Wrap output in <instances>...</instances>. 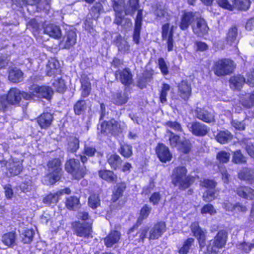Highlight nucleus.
<instances>
[{
    "label": "nucleus",
    "instance_id": "nucleus-1",
    "mask_svg": "<svg viewBox=\"0 0 254 254\" xmlns=\"http://www.w3.org/2000/svg\"><path fill=\"white\" fill-rule=\"evenodd\" d=\"M187 170L185 167L175 168L172 173V183L180 189L188 188L192 182V179L187 176Z\"/></svg>",
    "mask_w": 254,
    "mask_h": 254
},
{
    "label": "nucleus",
    "instance_id": "nucleus-2",
    "mask_svg": "<svg viewBox=\"0 0 254 254\" xmlns=\"http://www.w3.org/2000/svg\"><path fill=\"white\" fill-rule=\"evenodd\" d=\"M234 68V62L228 59L219 60L214 63L213 67L214 73L218 76L230 74Z\"/></svg>",
    "mask_w": 254,
    "mask_h": 254
},
{
    "label": "nucleus",
    "instance_id": "nucleus-3",
    "mask_svg": "<svg viewBox=\"0 0 254 254\" xmlns=\"http://www.w3.org/2000/svg\"><path fill=\"white\" fill-rule=\"evenodd\" d=\"M49 174V184L52 185L59 180L61 176V161L59 159L55 158L49 161L47 164Z\"/></svg>",
    "mask_w": 254,
    "mask_h": 254
},
{
    "label": "nucleus",
    "instance_id": "nucleus-4",
    "mask_svg": "<svg viewBox=\"0 0 254 254\" xmlns=\"http://www.w3.org/2000/svg\"><path fill=\"white\" fill-rule=\"evenodd\" d=\"M65 169L75 179L83 178L86 172V167H80L79 161L74 159H70L66 162Z\"/></svg>",
    "mask_w": 254,
    "mask_h": 254
},
{
    "label": "nucleus",
    "instance_id": "nucleus-5",
    "mask_svg": "<svg viewBox=\"0 0 254 254\" xmlns=\"http://www.w3.org/2000/svg\"><path fill=\"white\" fill-rule=\"evenodd\" d=\"M31 95V99L33 97L50 99L53 95V90L52 88L48 86H39L33 84L29 87V93Z\"/></svg>",
    "mask_w": 254,
    "mask_h": 254
},
{
    "label": "nucleus",
    "instance_id": "nucleus-6",
    "mask_svg": "<svg viewBox=\"0 0 254 254\" xmlns=\"http://www.w3.org/2000/svg\"><path fill=\"white\" fill-rule=\"evenodd\" d=\"M22 97L26 100L31 99V95L25 92H21L16 88H12L8 91L6 96L7 102L12 105H16L20 103Z\"/></svg>",
    "mask_w": 254,
    "mask_h": 254
},
{
    "label": "nucleus",
    "instance_id": "nucleus-7",
    "mask_svg": "<svg viewBox=\"0 0 254 254\" xmlns=\"http://www.w3.org/2000/svg\"><path fill=\"white\" fill-rule=\"evenodd\" d=\"M1 166H6L11 176H16L19 174L22 169V160L16 159H10L8 161H2L0 162Z\"/></svg>",
    "mask_w": 254,
    "mask_h": 254
},
{
    "label": "nucleus",
    "instance_id": "nucleus-8",
    "mask_svg": "<svg viewBox=\"0 0 254 254\" xmlns=\"http://www.w3.org/2000/svg\"><path fill=\"white\" fill-rule=\"evenodd\" d=\"M92 221L86 223L74 222L72 223L74 233L79 237H88L91 233Z\"/></svg>",
    "mask_w": 254,
    "mask_h": 254
},
{
    "label": "nucleus",
    "instance_id": "nucleus-9",
    "mask_svg": "<svg viewBox=\"0 0 254 254\" xmlns=\"http://www.w3.org/2000/svg\"><path fill=\"white\" fill-rule=\"evenodd\" d=\"M227 235L225 231H219L213 240L209 242L208 249L212 252H216V249L223 248L226 244Z\"/></svg>",
    "mask_w": 254,
    "mask_h": 254
},
{
    "label": "nucleus",
    "instance_id": "nucleus-10",
    "mask_svg": "<svg viewBox=\"0 0 254 254\" xmlns=\"http://www.w3.org/2000/svg\"><path fill=\"white\" fill-rule=\"evenodd\" d=\"M112 6L115 12L114 23L121 25L125 15L124 14L126 7L125 0H113Z\"/></svg>",
    "mask_w": 254,
    "mask_h": 254
},
{
    "label": "nucleus",
    "instance_id": "nucleus-11",
    "mask_svg": "<svg viewBox=\"0 0 254 254\" xmlns=\"http://www.w3.org/2000/svg\"><path fill=\"white\" fill-rule=\"evenodd\" d=\"M101 131L117 135L122 131L120 125L115 120L104 122L101 125Z\"/></svg>",
    "mask_w": 254,
    "mask_h": 254
},
{
    "label": "nucleus",
    "instance_id": "nucleus-12",
    "mask_svg": "<svg viewBox=\"0 0 254 254\" xmlns=\"http://www.w3.org/2000/svg\"><path fill=\"white\" fill-rule=\"evenodd\" d=\"M188 127L192 133L197 136H205L209 131V128L207 126L198 122L190 123Z\"/></svg>",
    "mask_w": 254,
    "mask_h": 254
},
{
    "label": "nucleus",
    "instance_id": "nucleus-13",
    "mask_svg": "<svg viewBox=\"0 0 254 254\" xmlns=\"http://www.w3.org/2000/svg\"><path fill=\"white\" fill-rule=\"evenodd\" d=\"M115 76L125 85H129L133 82L132 74L128 68L118 70L115 72Z\"/></svg>",
    "mask_w": 254,
    "mask_h": 254
},
{
    "label": "nucleus",
    "instance_id": "nucleus-14",
    "mask_svg": "<svg viewBox=\"0 0 254 254\" xmlns=\"http://www.w3.org/2000/svg\"><path fill=\"white\" fill-rule=\"evenodd\" d=\"M195 114L197 119L205 123H210L215 121L213 112L208 111L204 108L196 107L195 110Z\"/></svg>",
    "mask_w": 254,
    "mask_h": 254
},
{
    "label": "nucleus",
    "instance_id": "nucleus-15",
    "mask_svg": "<svg viewBox=\"0 0 254 254\" xmlns=\"http://www.w3.org/2000/svg\"><path fill=\"white\" fill-rule=\"evenodd\" d=\"M178 90L179 96L185 101H187L191 95V85L186 80H182L178 84Z\"/></svg>",
    "mask_w": 254,
    "mask_h": 254
},
{
    "label": "nucleus",
    "instance_id": "nucleus-16",
    "mask_svg": "<svg viewBox=\"0 0 254 254\" xmlns=\"http://www.w3.org/2000/svg\"><path fill=\"white\" fill-rule=\"evenodd\" d=\"M191 230L195 237L201 248L204 247L205 246V232L203 231L199 227L197 222L192 223L190 226Z\"/></svg>",
    "mask_w": 254,
    "mask_h": 254
},
{
    "label": "nucleus",
    "instance_id": "nucleus-17",
    "mask_svg": "<svg viewBox=\"0 0 254 254\" xmlns=\"http://www.w3.org/2000/svg\"><path fill=\"white\" fill-rule=\"evenodd\" d=\"M158 157L162 162L171 161L172 156L168 147L162 143L158 144L156 148Z\"/></svg>",
    "mask_w": 254,
    "mask_h": 254
},
{
    "label": "nucleus",
    "instance_id": "nucleus-18",
    "mask_svg": "<svg viewBox=\"0 0 254 254\" xmlns=\"http://www.w3.org/2000/svg\"><path fill=\"white\" fill-rule=\"evenodd\" d=\"M166 231V224L160 221L155 224L149 231V240L158 239Z\"/></svg>",
    "mask_w": 254,
    "mask_h": 254
},
{
    "label": "nucleus",
    "instance_id": "nucleus-19",
    "mask_svg": "<svg viewBox=\"0 0 254 254\" xmlns=\"http://www.w3.org/2000/svg\"><path fill=\"white\" fill-rule=\"evenodd\" d=\"M53 119V114L45 112L37 118V122L41 128L47 129L52 125Z\"/></svg>",
    "mask_w": 254,
    "mask_h": 254
},
{
    "label": "nucleus",
    "instance_id": "nucleus-20",
    "mask_svg": "<svg viewBox=\"0 0 254 254\" xmlns=\"http://www.w3.org/2000/svg\"><path fill=\"white\" fill-rule=\"evenodd\" d=\"M193 33L198 37H201L207 34L209 28L204 19L200 18L196 21L195 25L192 26Z\"/></svg>",
    "mask_w": 254,
    "mask_h": 254
},
{
    "label": "nucleus",
    "instance_id": "nucleus-21",
    "mask_svg": "<svg viewBox=\"0 0 254 254\" xmlns=\"http://www.w3.org/2000/svg\"><path fill=\"white\" fill-rule=\"evenodd\" d=\"M194 20V13L192 12H185L181 16L179 27L181 30H186Z\"/></svg>",
    "mask_w": 254,
    "mask_h": 254
},
{
    "label": "nucleus",
    "instance_id": "nucleus-22",
    "mask_svg": "<svg viewBox=\"0 0 254 254\" xmlns=\"http://www.w3.org/2000/svg\"><path fill=\"white\" fill-rule=\"evenodd\" d=\"M45 34L55 39H59L62 36V32L60 28L55 24H49L44 27Z\"/></svg>",
    "mask_w": 254,
    "mask_h": 254
},
{
    "label": "nucleus",
    "instance_id": "nucleus-23",
    "mask_svg": "<svg viewBox=\"0 0 254 254\" xmlns=\"http://www.w3.org/2000/svg\"><path fill=\"white\" fill-rule=\"evenodd\" d=\"M76 42V34L72 30H70L66 32L62 41L65 49H69L74 45Z\"/></svg>",
    "mask_w": 254,
    "mask_h": 254
},
{
    "label": "nucleus",
    "instance_id": "nucleus-24",
    "mask_svg": "<svg viewBox=\"0 0 254 254\" xmlns=\"http://www.w3.org/2000/svg\"><path fill=\"white\" fill-rule=\"evenodd\" d=\"M121 234L118 231H112L104 238L105 245L107 247H112L114 244L117 243L120 239Z\"/></svg>",
    "mask_w": 254,
    "mask_h": 254
},
{
    "label": "nucleus",
    "instance_id": "nucleus-25",
    "mask_svg": "<svg viewBox=\"0 0 254 254\" xmlns=\"http://www.w3.org/2000/svg\"><path fill=\"white\" fill-rule=\"evenodd\" d=\"M17 235L15 232H10L3 234L1 237L2 243L9 248L16 245Z\"/></svg>",
    "mask_w": 254,
    "mask_h": 254
},
{
    "label": "nucleus",
    "instance_id": "nucleus-26",
    "mask_svg": "<svg viewBox=\"0 0 254 254\" xmlns=\"http://www.w3.org/2000/svg\"><path fill=\"white\" fill-rule=\"evenodd\" d=\"M23 73L19 69L14 67L9 69L8 79L13 83L21 82L23 79Z\"/></svg>",
    "mask_w": 254,
    "mask_h": 254
},
{
    "label": "nucleus",
    "instance_id": "nucleus-27",
    "mask_svg": "<svg viewBox=\"0 0 254 254\" xmlns=\"http://www.w3.org/2000/svg\"><path fill=\"white\" fill-rule=\"evenodd\" d=\"M115 42L118 48V50L122 53L125 54L129 52V45L127 42L120 35L116 36Z\"/></svg>",
    "mask_w": 254,
    "mask_h": 254
},
{
    "label": "nucleus",
    "instance_id": "nucleus-28",
    "mask_svg": "<svg viewBox=\"0 0 254 254\" xmlns=\"http://www.w3.org/2000/svg\"><path fill=\"white\" fill-rule=\"evenodd\" d=\"M139 7V0H128L125 8V15L133 16Z\"/></svg>",
    "mask_w": 254,
    "mask_h": 254
},
{
    "label": "nucleus",
    "instance_id": "nucleus-29",
    "mask_svg": "<svg viewBox=\"0 0 254 254\" xmlns=\"http://www.w3.org/2000/svg\"><path fill=\"white\" fill-rule=\"evenodd\" d=\"M99 176L102 179L109 183H116L117 181V176L112 171L100 170L99 171Z\"/></svg>",
    "mask_w": 254,
    "mask_h": 254
},
{
    "label": "nucleus",
    "instance_id": "nucleus-30",
    "mask_svg": "<svg viewBox=\"0 0 254 254\" xmlns=\"http://www.w3.org/2000/svg\"><path fill=\"white\" fill-rule=\"evenodd\" d=\"M238 178L240 180L252 183L254 181V172L248 168L244 169L239 173Z\"/></svg>",
    "mask_w": 254,
    "mask_h": 254
},
{
    "label": "nucleus",
    "instance_id": "nucleus-31",
    "mask_svg": "<svg viewBox=\"0 0 254 254\" xmlns=\"http://www.w3.org/2000/svg\"><path fill=\"white\" fill-rule=\"evenodd\" d=\"M237 35V29L236 27L233 26L230 28L226 37L227 44L231 46L237 44L238 42Z\"/></svg>",
    "mask_w": 254,
    "mask_h": 254
},
{
    "label": "nucleus",
    "instance_id": "nucleus-32",
    "mask_svg": "<svg viewBox=\"0 0 254 254\" xmlns=\"http://www.w3.org/2000/svg\"><path fill=\"white\" fill-rule=\"evenodd\" d=\"M107 161L111 167L114 170L119 168L122 163L121 157L117 154L109 155L108 157Z\"/></svg>",
    "mask_w": 254,
    "mask_h": 254
},
{
    "label": "nucleus",
    "instance_id": "nucleus-33",
    "mask_svg": "<svg viewBox=\"0 0 254 254\" xmlns=\"http://www.w3.org/2000/svg\"><path fill=\"white\" fill-rule=\"evenodd\" d=\"M230 82L232 88L234 89L240 90L245 83V79L240 75L232 77Z\"/></svg>",
    "mask_w": 254,
    "mask_h": 254
},
{
    "label": "nucleus",
    "instance_id": "nucleus-34",
    "mask_svg": "<svg viewBox=\"0 0 254 254\" xmlns=\"http://www.w3.org/2000/svg\"><path fill=\"white\" fill-rule=\"evenodd\" d=\"M251 5L250 0H234L233 9L246 11L249 9Z\"/></svg>",
    "mask_w": 254,
    "mask_h": 254
},
{
    "label": "nucleus",
    "instance_id": "nucleus-35",
    "mask_svg": "<svg viewBox=\"0 0 254 254\" xmlns=\"http://www.w3.org/2000/svg\"><path fill=\"white\" fill-rule=\"evenodd\" d=\"M59 64V62L55 59H52L51 60H49L46 67L47 75L49 76L54 75L56 73Z\"/></svg>",
    "mask_w": 254,
    "mask_h": 254
},
{
    "label": "nucleus",
    "instance_id": "nucleus-36",
    "mask_svg": "<svg viewBox=\"0 0 254 254\" xmlns=\"http://www.w3.org/2000/svg\"><path fill=\"white\" fill-rule=\"evenodd\" d=\"M103 10V6L101 3H97L94 5L91 9L89 14H88V18H92L97 20L101 12Z\"/></svg>",
    "mask_w": 254,
    "mask_h": 254
},
{
    "label": "nucleus",
    "instance_id": "nucleus-37",
    "mask_svg": "<svg viewBox=\"0 0 254 254\" xmlns=\"http://www.w3.org/2000/svg\"><path fill=\"white\" fill-rule=\"evenodd\" d=\"M35 235V232L32 229H27L25 230L21 234V237L22 241L24 244H30L33 241V237Z\"/></svg>",
    "mask_w": 254,
    "mask_h": 254
},
{
    "label": "nucleus",
    "instance_id": "nucleus-38",
    "mask_svg": "<svg viewBox=\"0 0 254 254\" xmlns=\"http://www.w3.org/2000/svg\"><path fill=\"white\" fill-rule=\"evenodd\" d=\"M154 13L156 17L159 19L162 18H167L169 16L167 9L165 8L164 6L160 3L156 4Z\"/></svg>",
    "mask_w": 254,
    "mask_h": 254
},
{
    "label": "nucleus",
    "instance_id": "nucleus-39",
    "mask_svg": "<svg viewBox=\"0 0 254 254\" xmlns=\"http://www.w3.org/2000/svg\"><path fill=\"white\" fill-rule=\"evenodd\" d=\"M191 147V144L190 141L187 139H183L180 142L176 148L181 152L187 154L190 151Z\"/></svg>",
    "mask_w": 254,
    "mask_h": 254
},
{
    "label": "nucleus",
    "instance_id": "nucleus-40",
    "mask_svg": "<svg viewBox=\"0 0 254 254\" xmlns=\"http://www.w3.org/2000/svg\"><path fill=\"white\" fill-rule=\"evenodd\" d=\"M232 135L229 131H221L216 136V139L218 142L221 144H224L231 140Z\"/></svg>",
    "mask_w": 254,
    "mask_h": 254
},
{
    "label": "nucleus",
    "instance_id": "nucleus-41",
    "mask_svg": "<svg viewBox=\"0 0 254 254\" xmlns=\"http://www.w3.org/2000/svg\"><path fill=\"white\" fill-rule=\"evenodd\" d=\"M79 147V140L75 137H71L68 139L67 150L69 152H76Z\"/></svg>",
    "mask_w": 254,
    "mask_h": 254
},
{
    "label": "nucleus",
    "instance_id": "nucleus-42",
    "mask_svg": "<svg viewBox=\"0 0 254 254\" xmlns=\"http://www.w3.org/2000/svg\"><path fill=\"white\" fill-rule=\"evenodd\" d=\"M171 89V86L167 83H163L162 85L160 92V100L162 103H165L167 101V96Z\"/></svg>",
    "mask_w": 254,
    "mask_h": 254
},
{
    "label": "nucleus",
    "instance_id": "nucleus-43",
    "mask_svg": "<svg viewBox=\"0 0 254 254\" xmlns=\"http://www.w3.org/2000/svg\"><path fill=\"white\" fill-rule=\"evenodd\" d=\"M81 83V96L83 98L87 97L91 92V84L88 81L86 80H82Z\"/></svg>",
    "mask_w": 254,
    "mask_h": 254
},
{
    "label": "nucleus",
    "instance_id": "nucleus-44",
    "mask_svg": "<svg viewBox=\"0 0 254 254\" xmlns=\"http://www.w3.org/2000/svg\"><path fill=\"white\" fill-rule=\"evenodd\" d=\"M151 210V206L147 204L144 205L140 211V216L138 218L137 223L140 224L143 219L147 218Z\"/></svg>",
    "mask_w": 254,
    "mask_h": 254
},
{
    "label": "nucleus",
    "instance_id": "nucleus-45",
    "mask_svg": "<svg viewBox=\"0 0 254 254\" xmlns=\"http://www.w3.org/2000/svg\"><path fill=\"white\" fill-rule=\"evenodd\" d=\"M128 98L125 93L117 92L114 96V102L118 105L125 104L127 101Z\"/></svg>",
    "mask_w": 254,
    "mask_h": 254
},
{
    "label": "nucleus",
    "instance_id": "nucleus-46",
    "mask_svg": "<svg viewBox=\"0 0 254 254\" xmlns=\"http://www.w3.org/2000/svg\"><path fill=\"white\" fill-rule=\"evenodd\" d=\"M79 199L77 197L70 196L66 200L65 205L68 209H74L78 207Z\"/></svg>",
    "mask_w": 254,
    "mask_h": 254
},
{
    "label": "nucleus",
    "instance_id": "nucleus-47",
    "mask_svg": "<svg viewBox=\"0 0 254 254\" xmlns=\"http://www.w3.org/2000/svg\"><path fill=\"white\" fill-rule=\"evenodd\" d=\"M86 108V102L84 100L78 101L74 105V112L77 115L81 114Z\"/></svg>",
    "mask_w": 254,
    "mask_h": 254
},
{
    "label": "nucleus",
    "instance_id": "nucleus-48",
    "mask_svg": "<svg viewBox=\"0 0 254 254\" xmlns=\"http://www.w3.org/2000/svg\"><path fill=\"white\" fill-rule=\"evenodd\" d=\"M89 206L93 209L96 208L100 205V199L99 195L93 194L91 195L88 198Z\"/></svg>",
    "mask_w": 254,
    "mask_h": 254
},
{
    "label": "nucleus",
    "instance_id": "nucleus-49",
    "mask_svg": "<svg viewBox=\"0 0 254 254\" xmlns=\"http://www.w3.org/2000/svg\"><path fill=\"white\" fill-rule=\"evenodd\" d=\"M119 151L123 156L126 158L130 157L132 154V146L128 144L121 145Z\"/></svg>",
    "mask_w": 254,
    "mask_h": 254
},
{
    "label": "nucleus",
    "instance_id": "nucleus-50",
    "mask_svg": "<svg viewBox=\"0 0 254 254\" xmlns=\"http://www.w3.org/2000/svg\"><path fill=\"white\" fill-rule=\"evenodd\" d=\"M126 188V186L125 183H122L117 185L116 189L114 192V195L113 197V199L114 201H116L122 195Z\"/></svg>",
    "mask_w": 254,
    "mask_h": 254
},
{
    "label": "nucleus",
    "instance_id": "nucleus-51",
    "mask_svg": "<svg viewBox=\"0 0 254 254\" xmlns=\"http://www.w3.org/2000/svg\"><path fill=\"white\" fill-rule=\"evenodd\" d=\"M193 242L194 239L193 238H188L184 242L183 246L179 250V253L181 254H187Z\"/></svg>",
    "mask_w": 254,
    "mask_h": 254
},
{
    "label": "nucleus",
    "instance_id": "nucleus-52",
    "mask_svg": "<svg viewBox=\"0 0 254 254\" xmlns=\"http://www.w3.org/2000/svg\"><path fill=\"white\" fill-rule=\"evenodd\" d=\"M173 26L170 29V25L169 23L165 24L162 27V36L163 40L166 39L167 38L173 37Z\"/></svg>",
    "mask_w": 254,
    "mask_h": 254
},
{
    "label": "nucleus",
    "instance_id": "nucleus-53",
    "mask_svg": "<svg viewBox=\"0 0 254 254\" xmlns=\"http://www.w3.org/2000/svg\"><path fill=\"white\" fill-rule=\"evenodd\" d=\"M59 197L58 192L50 193L43 198V202L47 204L56 203L58 202Z\"/></svg>",
    "mask_w": 254,
    "mask_h": 254
},
{
    "label": "nucleus",
    "instance_id": "nucleus-54",
    "mask_svg": "<svg viewBox=\"0 0 254 254\" xmlns=\"http://www.w3.org/2000/svg\"><path fill=\"white\" fill-rule=\"evenodd\" d=\"M167 131L170 133L169 139L170 145L173 147H177L181 141L180 140V136L175 134L169 129L167 130Z\"/></svg>",
    "mask_w": 254,
    "mask_h": 254
},
{
    "label": "nucleus",
    "instance_id": "nucleus-55",
    "mask_svg": "<svg viewBox=\"0 0 254 254\" xmlns=\"http://www.w3.org/2000/svg\"><path fill=\"white\" fill-rule=\"evenodd\" d=\"M217 194L216 191L212 190H207L202 196L203 200L206 202H210L216 198Z\"/></svg>",
    "mask_w": 254,
    "mask_h": 254
},
{
    "label": "nucleus",
    "instance_id": "nucleus-56",
    "mask_svg": "<svg viewBox=\"0 0 254 254\" xmlns=\"http://www.w3.org/2000/svg\"><path fill=\"white\" fill-rule=\"evenodd\" d=\"M53 86L56 90L60 93H63L66 89L64 81L61 78H58L53 83Z\"/></svg>",
    "mask_w": 254,
    "mask_h": 254
},
{
    "label": "nucleus",
    "instance_id": "nucleus-57",
    "mask_svg": "<svg viewBox=\"0 0 254 254\" xmlns=\"http://www.w3.org/2000/svg\"><path fill=\"white\" fill-rule=\"evenodd\" d=\"M232 160L235 163H244L246 162V157L242 154L240 150L234 152Z\"/></svg>",
    "mask_w": 254,
    "mask_h": 254
},
{
    "label": "nucleus",
    "instance_id": "nucleus-58",
    "mask_svg": "<svg viewBox=\"0 0 254 254\" xmlns=\"http://www.w3.org/2000/svg\"><path fill=\"white\" fill-rule=\"evenodd\" d=\"M230 154L224 151L219 152L216 156V159L220 163H225L229 161Z\"/></svg>",
    "mask_w": 254,
    "mask_h": 254
},
{
    "label": "nucleus",
    "instance_id": "nucleus-59",
    "mask_svg": "<svg viewBox=\"0 0 254 254\" xmlns=\"http://www.w3.org/2000/svg\"><path fill=\"white\" fill-rule=\"evenodd\" d=\"M158 64L161 73L164 75H167L169 73V69L164 59L162 58H159Z\"/></svg>",
    "mask_w": 254,
    "mask_h": 254
},
{
    "label": "nucleus",
    "instance_id": "nucleus-60",
    "mask_svg": "<svg viewBox=\"0 0 254 254\" xmlns=\"http://www.w3.org/2000/svg\"><path fill=\"white\" fill-rule=\"evenodd\" d=\"M166 125L177 132H183V130L180 123L176 121H169L166 123Z\"/></svg>",
    "mask_w": 254,
    "mask_h": 254
},
{
    "label": "nucleus",
    "instance_id": "nucleus-61",
    "mask_svg": "<svg viewBox=\"0 0 254 254\" xmlns=\"http://www.w3.org/2000/svg\"><path fill=\"white\" fill-rule=\"evenodd\" d=\"M254 248V244L243 242L238 245V249L244 252L249 253Z\"/></svg>",
    "mask_w": 254,
    "mask_h": 254
},
{
    "label": "nucleus",
    "instance_id": "nucleus-62",
    "mask_svg": "<svg viewBox=\"0 0 254 254\" xmlns=\"http://www.w3.org/2000/svg\"><path fill=\"white\" fill-rule=\"evenodd\" d=\"M201 213L202 214H209L213 215L216 213L213 206L210 204H207L203 206L201 209Z\"/></svg>",
    "mask_w": 254,
    "mask_h": 254
},
{
    "label": "nucleus",
    "instance_id": "nucleus-63",
    "mask_svg": "<svg viewBox=\"0 0 254 254\" xmlns=\"http://www.w3.org/2000/svg\"><path fill=\"white\" fill-rule=\"evenodd\" d=\"M33 188L32 182L30 180L25 182L20 185L21 189L25 192L31 191Z\"/></svg>",
    "mask_w": 254,
    "mask_h": 254
},
{
    "label": "nucleus",
    "instance_id": "nucleus-64",
    "mask_svg": "<svg viewBox=\"0 0 254 254\" xmlns=\"http://www.w3.org/2000/svg\"><path fill=\"white\" fill-rule=\"evenodd\" d=\"M97 152L95 147L85 145L84 148L83 153L85 155L92 157L94 155L95 153Z\"/></svg>",
    "mask_w": 254,
    "mask_h": 254
}]
</instances>
